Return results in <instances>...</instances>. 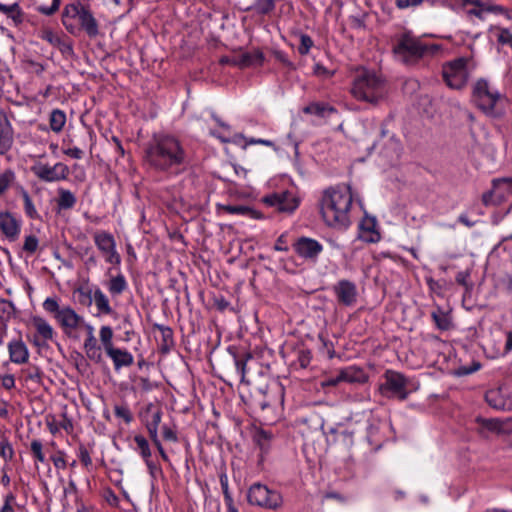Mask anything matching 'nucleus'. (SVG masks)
<instances>
[{"label":"nucleus","instance_id":"864d4df0","mask_svg":"<svg viewBox=\"0 0 512 512\" xmlns=\"http://www.w3.org/2000/svg\"><path fill=\"white\" fill-rule=\"evenodd\" d=\"M114 413L117 417L122 418L126 423H129L132 420L131 412L126 406H115Z\"/></svg>","mask_w":512,"mask_h":512},{"label":"nucleus","instance_id":"e2e57ef3","mask_svg":"<svg viewBox=\"0 0 512 512\" xmlns=\"http://www.w3.org/2000/svg\"><path fill=\"white\" fill-rule=\"evenodd\" d=\"M85 353H86V356L94 361V362H100L101 359H102V354H101V348L98 347V348H94V349H91V350H85Z\"/></svg>","mask_w":512,"mask_h":512},{"label":"nucleus","instance_id":"0eeeda50","mask_svg":"<svg viewBox=\"0 0 512 512\" xmlns=\"http://www.w3.org/2000/svg\"><path fill=\"white\" fill-rule=\"evenodd\" d=\"M471 59L460 57L446 63L443 66L442 74L446 84L452 89L463 88L469 78V64Z\"/></svg>","mask_w":512,"mask_h":512},{"label":"nucleus","instance_id":"2eb2a0df","mask_svg":"<svg viewBox=\"0 0 512 512\" xmlns=\"http://www.w3.org/2000/svg\"><path fill=\"white\" fill-rule=\"evenodd\" d=\"M469 19L476 17L483 20L487 13H502L504 8L494 5L491 0H466L461 6Z\"/></svg>","mask_w":512,"mask_h":512},{"label":"nucleus","instance_id":"72a5a7b5","mask_svg":"<svg viewBox=\"0 0 512 512\" xmlns=\"http://www.w3.org/2000/svg\"><path fill=\"white\" fill-rule=\"evenodd\" d=\"M431 317L436 325V327L441 331L449 330L452 321L449 313L441 309L440 307H437L432 313Z\"/></svg>","mask_w":512,"mask_h":512},{"label":"nucleus","instance_id":"a878e982","mask_svg":"<svg viewBox=\"0 0 512 512\" xmlns=\"http://www.w3.org/2000/svg\"><path fill=\"white\" fill-rule=\"evenodd\" d=\"M0 12L16 25L23 20V14L17 0H0Z\"/></svg>","mask_w":512,"mask_h":512},{"label":"nucleus","instance_id":"58836bf2","mask_svg":"<svg viewBox=\"0 0 512 512\" xmlns=\"http://www.w3.org/2000/svg\"><path fill=\"white\" fill-rule=\"evenodd\" d=\"M50 128L53 132L59 133L63 130L66 123V114L60 109H54L49 117Z\"/></svg>","mask_w":512,"mask_h":512},{"label":"nucleus","instance_id":"c9c22d12","mask_svg":"<svg viewBox=\"0 0 512 512\" xmlns=\"http://www.w3.org/2000/svg\"><path fill=\"white\" fill-rule=\"evenodd\" d=\"M20 194L23 200V209L25 215L32 220H41V216L38 213L29 193L25 189H22Z\"/></svg>","mask_w":512,"mask_h":512},{"label":"nucleus","instance_id":"ddd939ff","mask_svg":"<svg viewBox=\"0 0 512 512\" xmlns=\"http://www.w3.org/2000/svg\"><path fill=\"white\" fill-rule=\"evenodd\" d=\"M94 242L98 250L105 257V261L112 265H119L121 257L116 250V242L114 237L105 231L94 234Z\"/></svg>","mask_w":512,"mask_h":512},{"label":"nucleus","instance_id":"3c124183","mask_svg":"<svg viewBox=\"0 0 512 512\" xmlns=\"http://www.w3.org/2000/svg\"><path fill=\"white\" fill-rule=\"evenodd\" d=\"M220 485H221V489H222V492H223V496H224V502L225 504H228V503H233L234 500L229 492V487H228V478L225 474H222L220 476Z\"/></svg>","mask_w":512,"mask_h":512},{"label":"nucleus","instance_id":"1a4fd4ad","mask_svg":"<svg viewBox=\"0 0 512 512\" xmlns=\"http://www.w3.org/2000/svg\"><path fill=\"white\" fill-rule=\"evenodd\" d=\"M65 17H71V19H78L81 28L91 38L96 37L99 34V27L97 20L91 13V11L82 5L81 3H71L64 8Z\"/></svg>","mask_w":512,"mask_h":512},{"label":"nucleus","instance_id":"052dcab7","mask_svg":"<svg viewBox=\"0 0 512 512\" xmlns=\"http://www.w3.org/2000/svg\"><path fill=\"white\" fill-rule=\"evenodd\" d=\"M51 461L57 469H64L66 467L64 453L61 451H59L56 455L51 456Z\"/></svg>","mask_w":512,"mask_h":512},{"label":"nucleus","instance_id":"7ed1b4c3","mask_svg":"<svg viewBox=\"0 0 512 512\" xmlns=\"http://www.w3.org/2000/svg\"><path fill=\"white\" fill-rule=\"evenodd\" d=\"M350 92L355 99L375 105L384 100L387 87L378 73L360 69L355 74Z\"/></svg>","mask_w":512,"mask_h":512},{"label":"nucleus","instance_id":"bf43d9fd","mask_svg":"<svg viewBox=\"0 0 512 512\" xmlns=\"http://www.w3.org/2000/svg\"><path fill=\"white\" fill-rule=\"evenodd\" d=\"M498 42L502 45H507L512 48V33L503 29L498 33Z\"/></svg>","mask_w":512,"mask_h":512},{"label":"nucleus","instance_id":"c85d7f7f","mask_svg":"<svg viewBox=\"0 0 512 512\" xmlns=\"http://www.w3.org/2000/svg\"><path fill=\"white\" fill-rule=\"evenodd\" d=\"M161 422L159 410H149L146 415V427L154 444H158V425Z\"/></svg>","mask_w":512,"mask_h":512},{"label":"nucleus","instance_id":"2f4dec72","mask_svg":"<svg viewBox=\"0 0 512 512\" xmlns=\"http://www.w3.org/2000/svg\"><path fill=\"white\" fill-rule=\"evenodd\" d=\"M77 202L75 195L67 189L58 188L57 207L59 210L72 209Z\"/></svg>","mask_w":512,"mask_h":512},{"label":"nucleus","instance_id":"f8f14e48","mask_svg":"<svg viewBox=\"0 0 512 512\" xmlns=\"http://www.w3.org/2000/svg\"><path fill=\"white\" fill-rule=\"evenodd\" d=\"M488 405L497 410H512V383H504L485 394Z\"/></svg>","mask_w":512,"mask_h":512},{"label":"nucleus","instance_id":"c03bdc74","mask_svg":"<svg viewBox=\"0 0 512 512\" xmlns=\"http://www.w3.org/2000/svg\"><path fill=\"white\" fill-rule=\"evenodd\" d=\"M15 307L13 303L6 299H0V321L6 322L14 315Z\"/></svg>","mask_w":512,"mask_h":512},{"label":"nucleus","instance_id":"ea45409f","mask_svg":"<svg viewBox=\"0 0 512 512\" xmlns=\"http://www.w3.org/2000/svg\"><path fill=\"white\" fill-rule=\"evenodd\" d=\"M211 134L218 138L223 143H234L238 146L244 142V136L240 133L228 134L225 130L215 131L212 130Z\"/></svg>","mask_w":512,"mask_h":512},{"label":"nucleus","instance_id":"cd10ccee","mask_svg":"<svg viewBox=\"0 0 512 512\" xmlns=\"http://www.w3.org/2000/svg\"><path fill=\"white\" fill-rule=\"evenodd\" d=\"M221 210L231 215H240L250 219L261 218V214L258 211L246 205H222Z\"/></svg>","mask_w":512,"mask_h":512},{"label":"nucleus","instance_id":"5701e85b","mask_svg":"<svg viewBox=\"0 0 512 512\" xmlns=\"http://www.w3.org/2000/svg\"><path fill=\"white\" fill-rule=\"evenodd\" d=\"M31 322L37 332L34 341L35 345L41 346L45 342L53 339L55 331L46 319L40 316H34Z\"/></svg>","mask_w":512,"mask_h":512},{"label":"nucleus","instance_id":"9b49d317","mask_svg":"<svg viewBox=\"0 0 512 512\" xmlns=\"http://www.w3.org/2000/svg\"><path fill=\"white\" fill-rule=\"evenodd\" d=\"M31 171L44 182H58L65 180L69 175L68 166L62 162H58L53 166L39 162L31 167Z\"/></svg>","mask_w":512,"mask_h":512},{"label":"nucleus","instance_id":"bb28decb","mask_svg":"<svg viewBox=\"0 0 512 512\" xmlns=\"http://www.w3.org/2000/svg\"><path fill=\"white\" fill-rule=\"evenodd\" d=\"M339 379L348 383H362L366 380V375L361 368L348 366L339 371Z\"/></svg>","mask_w":512,"mask_h":512},{"label":"nucleus","instance_id":"473e14b6","mask_svg":"<svg viewBox=\"0 0 512 512\" xmlns=\"http://www.w3.org/2000/svg\"><path fill=\"white\" fill-rule=\"evenodd\" d=\"M303 111L306 114H313L319 117H329L332 114L337 113L336 109L325 103H311L306 106Z\"/></svg>","mask_w":512,"mask_h":512},{"label":"nucleus","instance_id":"09e8293b","mask_svg":"<svg viewBox=\"0 0 512 512\" xmlns=\"http://www.w3.org/2000/svg\"><path fill=\"white\" fill-rule=\"evenodd\" d=\"M42 38L54 47H61L63 44L62 38L51 30H45Z\"/></svg>","mask_w":512,"mask_h":512},{"label":"nucleus","instance_id":"774afa93","mask_svg":"<svg viewBox=\"0 0 512 512\" xmlns=\"http://www.w3.org/2000/svg\"><path fill=\"white\" fill-rule=\"evenodd\" d=\"M59 427L64 429L66 432H71L73 430L72 420L66 415H63L62 421L59 422Z\"/></svg>","mask_w":512,"mask_h":512},{"label":"nucleus","instance_id":"20e7f679","mask_svg":"<svg viewBox=\"0 0 512 512\" xmlns=\"http://www.w3.org/2000/svg\"><path fill=\"white\" fill-rule=\"evenodd\" d=\"M473 101L484 114L492 118L500 117L505 111V97L485 79L475 83Z\"/></svg>","mask_w":512,"mask_h":512},{"label":"nucleus","instance_id":"7c9ffc66","mask_svg":"<svg viewBox=\"0 0 512 512\" xmlns=\"http://www.w3.org/2000/svg\"><path fill=\"white\" fill-rule=\"evenodd\" d=\"M93 302L95 303L96 308L100 314L111 315L113 313V309L110 306L108 297L99 287L94 288Z\"/></svg>","mask_w":512,"mask_h":512},{"label":"nucleus","instance_id":"5fc2aeb1","mask_svg":"<svg viewBox=\"0 0 512 512\" xmlns=\"http://www.w3.org/2000/svg\"><path fill=\"white\" fill-rule=\"evenodd\" d=\"M61 0H52V4L50 6H39L37 10L47 16L53 15L60 6Z\"/></svg>","mask_w":512,"mask_h":512},{"label":"nucleus","instance_id":"6ab92c4d","mask_svg":"<svg viewBox=\"0 0 512 512\" xmlns=\"http://www.w3.org/2000/svg\"><path fill=\"white\" fill-rule=\"evenodd\" d=\"M338 302L344 306H353L357 301L356 285L346 279L340 280L333 288Z\"/></svg>","mask_w":512,"mask_h":512},{"label":"nucleus","instance_id":"4be33fe9","mask_svg":"<svg viewBox=\"0 0 512 512\" xmlns=\"http://www.w3.org/2000/svg\"><path fill=\"white\" fill-rule=\"evenodd\" d=\"M376 219L365 216L359 223L358 238L366 243H376L380 240V233L376 229Z\"/></svg>","mask_w":512,"mask_h":512},{"label":"nucleus","instance_id":"6e6552de","mask_svg":"<svg viewBox=\"0 0 512 512\" xmlns=\"http://www.w3.org/2000/svg\"><path fill=\"white\" fill-rule=\"evenodd\" d=\"M247 499L251 505L266 509H277L282 504L280 493L261 483H254L250 486Z\"/></svg>","mask_w":512,"mask_h":512},{"label":"nucleus","instance_id":"603ef678","mask_svg":"<svg viewBox=\"0 0 512 512\" xmlns=\"http://www.w3.org/2000/svg\"><path fill=\"white\" fill-rule=\"evenodd\" d=\"M26 373V379L34 381L36 383H39L41 381L43 372L41 369L37 366L29 367L27 370H25Z\"/></svg>","mask_w":512,"mask_h":512},{"label":"nucleus","instance_id":"b1692460","mask_svg":"<svg viewBox=\"0 0 512 512\" xmlns=\"http://www.w3.org/2000/svg\"><path fill=\"white\" fill-rule=\"evenodd\" d=\"M9 360L15 364H25L29 360V350L23 340L19 338L12 339L8 345Z\"/></svg>","mask_w":512,"mask_h":512},{"label":"nucleus","instance_id":"49530a36","mask_svg":"<svg viewBox=\"0 0 512 512\" xmlns=\"http://www.w3.org/2000/svg\"><path fill=\"white\" fill-rule=\"evenodd\" d=\"M39 241L35 235H28L25 237L23 250L29 255H33L38 249Z\"/></svg>","mask_w":512,"mask_h":512},{"label":"nucleus","instance_id":"9d476101","mask_svg":"<svg viewBox=\"0 0 512 512\" xmlns=\"http://www.w3.org/2000/svg\"><path fill=\"white\" fill-rule=\"evenodd\" d=\"M384 379L385 381L381 385L383 395L397 397L400 400H405L408 397V380L401 373L387 371L384 375Z\"/></svg>","mask_w":512,"mask_h":512},{"label":"nucleus","instance_id":"13d9d810","mask_svg":"<svg viewBox=\"0 0 512 512\" xmlns=\"http://www.w3.org/2000/svg\"><path fill=\"white\" fill-rule=\"evenodd\" d=\"M264 62V54L260 50L250 52V66H261Z\"/></svg>","mask_w":512,"mask_h":512},{"label":"nucleus","instance_id":"f257e3e1","mask_svg":"<svg viewBox=\"0 0 512 512\" xmlns=\"http://www.w3.org/2000/svg\"><path fill=\"white\" fill-rule=\"evenodd\" d=\"M353 201L351 187L343 184L327 189L322 196L320 211L324 222L333 228L345 229L350 223Z\"/></svg>","mask_w":512,"mask_h":512},{"label":"nucleus","instance_id":"69168bd1","mask_svg":"<svg viewBox=\"0 0 512 512\" xmlns=\"http://www.w3.org/2000/svg\"><path fill=\"white\" fill-rule=\"evenodd\" d=\"M63 153L74 159H81L83 157V151L78 147L64 149Z\"/></svg>","mask_w":512,"mask_h":512},{"label":"nucleus","instance_id":"a211bd4d","mask_svg":"<svg viewBox=\"0 0 512 512\" xmlns=\"http://www.w3.org/2000/svg\"><path fill=\"white\" fill-rule=\"evenodd\" d=\"M294 250L299 257L315 261L323 251V246L315 239L301 237L294 243Z\"/></svg>","mask_w":512,"mask_h":512},{"label":"nucleus","instance_id":"aec40b11","mask_svg":"<svg viewBox=\"0 0 512 512\" xmlns=\"http://www.w3.org/2000/svg\"><path fill=\"white\" fill-rule=\"evenodd\" d=\"M0 231L10 241H15L21 232V220L8 211H0Z\"/></svg>","mask_w":512,"mask_h":512},{"label":"nucleus","instance_id":"a18cd8bd","mask_svg":"<svg viewBox=\"0 0 512 512\" xmlns=\"http://www.w3.org/2000/svg\"><path fill=\"white\" fill-rule=\"evenodd\" d=\"M14 456V450L8 438L2 437L0 440V457L5 461H11Z\"/></svg>","mask_w":512,"mask_h":512},{"label":"nucleus","instance_id":"8fccbe9b","mask_svg":"<svg viewBox=\"0 0 512 512\" xmlns=\"http://www.w3.org/2000/svg\"><path fill=\"white\" fill-rule=\"evenodd\" d=\"M312 46H313V41H312L311 37L306 34H302L300 37V45L298 47V52L301 55H306Z\"/></svg>","mask_w":512,"mask_h":512},{"label":"nucleus","instance_id":"c756f323","mask_svg":"<svg viewBox=\"0 0 512 512\" xmlns=\"http://www.w3.org/2000/svg\"><path fill=\"white\" fill-rule=\"evenodd\" d=\"M156 332V339L160 341V348L166 352L173 345V332L169 327L156 324L154 326Z\"/></svg>","mask_w":512,"mask_h":512},{"label":"nucleus","instance_id":"f704fd0d","mask_svg":"<svg viewBox=\"0 0 512 512\" xmlns=\"http://www.w3.org/2000/svg\"><path fill=\"white\" fill-rule=\"evenodd\" d=\"M134 442L136 444L135 450L139 452V454L142 456V458L146 462L147 466L150 469H152L153 465L150 461L151 451H150L148 441L146 440V438L144 436L136 435L134 437Z\"/></svg>","mask_w":512,"mask_h":512},{"label":"nucleus","instance_id":"37998d69","mask_svg":"<svg viewBox=\"0 0 512 512\" xmlns=\"http://www.w3.org/2000/svg\"><path fill=\"white\" fill-rule=\"evenodd\" d=\"M99 336L105 352L115 347L112 342L113 330L110 326H102L100 328Z\"/></svg>","mask_w":512,"mask_h":512},{"label":"nucleus","instance_id":"dca6fc26","mask_svg":"<svg viewBox=\"0 0 512 512\" xmlns=\"http://www.w3.org/2000/svg\"><path fill=\"white\" fill-rule=\"evenodd\" d=\"M262 201L281 212H293L299 205L297 198L288 191L271 193L264 196Z\"/></svg>","mask_w":512,"mask_h":512},{"label":"nucleus","instance_id":"338daca9","mask_svg":"<svg viewBox=\"0 0 512 512\" xmlns=\"http://www.w3.org/2000/svg\"><path fill=\"white\" fill-rule=\"evenodd\" d=\"M83 347H84V350H91L94 348H98L100 346L98 345L97 339L95 338V336L91 335V337H86Z\"/></svg>","mask_w":512,"mask_h":512},{"label":"nucleus","instance_id":"39448f33","mask_svg":"<svg viewBox=\"0 0 512 512\" xmlns=\"http://www.w3.org/2000/svg\"><path fill=\"white\" fill-rule=\"evenodd\" d=\"M438 44H425L410 33L401 35L393 46L396 60L405 65L416 64L424 55L435 54L440 50Z\"/></svg>","mask_w":512,"mask_h":512},{"label":"nucleus","instance_id":"de8ad7c7","mask_svg":"<svg viewBox=\"0 0 512 512\" xmlns=\"http://www.w3.org/2000/svg\"><path fill=\"white\" fill-rule=\"evenodd\" d=\"M30 450L35 458L39 462L45 461V455L43 453V445L40 440H33L30 445Z\"/></svg>","mask_w":512,"mask_h":512},{"label":"nucleus","instance_id":"412c9836","mask_svg":"<svg viewBox=\"0 0 512 512\" xmlns=\"http://www.w3.org/2000/svg\"><path fill=\"white\" fill-rule=\"evenodd\" d=\"M478 424L479 432L484 437H489L490 434H509L512 431L509 420L479 418Z\"/></svg>","mask_w":512,"mask_h":512},{"label":"nucleus","instance_id":"423d86ee","mask_svg":"<svg viewBox=\"0 0 512 512\" xmlns=\"http://www.w3.org/2000/svg\"><path fill=\"white\" fill-rule=\"evenodd\" d=\"M42 307L47 313L53 316L57 324L67 335H70L85 323L84 318L72 307L68 305L60 306L57 297H47L42 303Z\"/></svg>","mask_w":512,"mask_h":512},{"label":"nucleus","instance_id":"4c0bfd02","mask_svg":"<svg viewBox=\"0 0 512 512\" xmlns=\"http://www.w3.org/2000/svg\"><path fill=\"white\" fill-rule=\"evenodd\" d=\"M74 294L77 296V301L84 307H90L94 300V289L89 286H79L75 289Z\"/></svg>","mask_w":512,"mask_h":512},{"label":"nucleus","instance_id":"4d7b16f0","mask_svg":"<svg viewBox=\"0 0 512 512\" xmlns=\"http://www.w3.org/2000/svg\"><path fill=\"white\" fill-rule=\"evenodd\" d=\"M78 457L85 467H88L92 464L90 453L83 445L79 447Z\"/></svg>","mask_w":512,"mask_h":512},{"label":"nucleus","instance_id":"a19ab883","mask_svg":"<svg viewBox=\"0 0 512 512\" xmlns=\"http://www.w3.org/2000/svg\"><path fill=\"white\" fill-rule=\"evenodd\" d=\"M15 179L16 174L11 168L0 173V197L10 189Z\"/></svg>","mask_w":512,"mask_h":512},{"label":"nucleus","instance_id":"0e129e2a","mask_svg":"<svg viewBox=\"0 0 512 512\" xmlns=\"http://www.w3.org/2000/svg\"><path fill=\"white\" fill-rule=\"evenodd\" d=\"M423 0H396V6L399 9H406L409 7L417 6L422 3Z\"/></svg>","mask_w":512,"mask_h":512},{"label":"nucleus","instance_id":"79ce46f5","mask_svg":"<svg viewBox=\"0 0 512 512\" xmlns=\"http://www.w3.org/2000/svg\"><path fill=\"white\" fill-rule=\"evenodd\" d=\"M275 8V0H255L247 10L255 11L257 14L266 15Z\"/></svg>","mask_w":512,"mask_h":512},{"label":"nucleus","instance_id":"6e6d98bb","mask_svg":"<svg viewBox=\"0 0 512 512\" xmlns=\"http://www.w3.org/2000/svg\"><path fill=\"white\" fill-rule=\"evenodd\" d=\"M256 441L260 446L261 450L265 451L268 449L270 435L265 431H261L256 435Z\"/></svg>","mask_w":512,"mask_h":512},{"label":"nucleus","instance_id":"393cba45","mask_svg":"<svg viewBox=\"0 0 512 512\" xmlns=\"http://www.w3.org/2000/svg\"><path fill=\"white\" fill-rule=\"evenodd\" d=\"M105 353L113 361L115 370H119L122 367H129L134 362L133 355L126 349L113 347L112 349H109Z\"/></svg>","mask_w":512,"mask_h":512},{"label":"nucleus","instance_id":"680f3d73","mask_svg":"<svg viewBox=\"0 0 512 512\" xmlns=\"http://www.w3.org/2000/svg\"><path fill=\"white\" fill-rule=\"evenodd\" d=\"M2 386L6 390H11L15 387V378L12 374H6L1 376Z\"/></svg>","mask_w":512,"mask_h":512},{"label":"nucleus","instance_id":"f3484780","mask_svg":"<svg viewBox=\"0 0 512 512\" xmlns=\"http://www.w3.org/2000/svg\"><path fill=\"white\" fill-rule=\"evenodd\" d=\"M14 144V129L4 110L0 109V155L11 160L8 153Z\"/></svg>","mask_w":512,"mask_h":512},{"label":"nucleus","instance_id":"f03ea898","mask_svg":"<svg viewBox=\"0 0 512 512\" xmlns=\"http://www.w3.org/2000/svg\"><path fill=\"white\" fill-rule=\"evenodd\" d=\"M184 158L179 141L168 135L155 137L144 154L145 164L157 171L176 168L183 163Z\"/></svg>","mask_w":512,"mask_h":512},{"label":"nucleus","instance_id":"4468645a","mask_svg":"<svg viewBox=\"0 0 512 512\" xmlns=\"http://www.w3.org/2000/svg\"><path fill=\"white\" fill-rule=\"evenodd\" d=\"M509 196H512V178L495 179L492 190L483 195L482 201L486 206L499 205Z\"/></svg>","mask_w":512,"mask_h":512},{"label":"nucleus","instance_id":"e433bc0d","mask_svg":"<svg viewBox=\"0 0 512 512\" xmlns=\"http://www.w3.org/2000/svg\"><path fill=\"white\" fill-rule=\"evenodd\" d=\"M128 287L127 281L122 274L112 277L107 285L108 291L112 296L121 295Z\"/></svg>","mask_w":512,"mask_h":512}]
</instances>
